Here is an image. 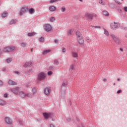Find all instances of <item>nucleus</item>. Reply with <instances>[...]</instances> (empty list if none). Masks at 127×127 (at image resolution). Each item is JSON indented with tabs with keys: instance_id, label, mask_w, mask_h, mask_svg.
I'll return each mask as SVG.
<instances>
[{
	"instance_id": "a19ab883",
	"label": "nucleus",
	"mask_w": 127,
	"mask_h": 127,
	"mask_svg": "<svg viewBox=\"0 0 127 127\" xmlns=\"http://www.w3.org/2000/svg\"><path fill=\"white\" fill-rule=\"evenodd\" d=\"M26 97H28V98H30V97H31V94H26Z\"/></svg>"
},
{
	"instance_id": "20e7f679",
	"label": "nucleus",
	"mask_w": 127,
	"mask_h": 127,
	"mask_svg": "<svg viewBox=\"0 0 127 127\" xmlns=\"http://www.w3.org/2000/svg\"><path fill=\"white\" fill-rule=\"evenodd\" d=\"M111 36L116 44H121V41H120V39L118 37L116 36L114 34H111Z\"/></svg>"
},
{
	"instance_id": "2eb2a0df",
	"label": "nucleus",
	"mask_w": 127,
	"mask_h": 127,
	"mask_svg": "<svg viewBox=\"0 0 127 127\" xmlns=\"http://www.w3.org/2000/svg\"><path fill=\"white\" fill-rule=\"evenodd\" d=\"M72 56L74 58H77V57H78V53L76 52H72Z\"/></svg>"
},
{
	"instance_id": "e433bc0d",
	"label": "nucleus",
	"mask_w": 127,
	"mask_h": 127,
	"mask_svg": "<svg viewBox=\"0 0 127 127\" xmlns=\"http://www.w3.org/2000/svg\"><path fill=\"white\" fill-rule=\"evenodd\" d=\"M32 72H33V70H32V69H31L28 70L26 73L27 74H29V73H31Z\"/></svg>"
},
{
	"instance_id": "e2e57ef3",
	"label": "nucleus",
	"mask_w": 127,
	"mask_h": 127,
	"mask_svg": "<svg viewBox=\"0 0 127 127\" xmlns=\"http://www.w3.org/2000/svg\"><path fill=\"white\" fill-rule=\"evenodd\" d=\"M113 85H114V86H115V85H116V83H114L113 84Z\"/></svg>"
},
{
	"instance_id": "72a5a7b5",
	"label": "nucleus",
	"mask_w": 127,
	"mask_h": 127,
	"mask_svg": "<svg viewBox=\"0 0 127 127\" xmlns=\"http://www.w3.org/2000/svg\"><path fill=\"white\" fill-rule=\"evenodd\" d=\"M52 74H53V72H52V71H49L48 72V76H51V75H52Z\"/></svg>"
},
{
	"instance_id": "bf43d9fd",
	"label": "nucleus",
	"mask_w": 127,
	"mask_h": 127,
	"mask_svg": "<svg viewBox=\"0 0 127 127\" xmlns=\"http://www.w3.org/2000/svg\"><path fill=\"white\" fill-rule=\"evenodd\" d=\"M1 54V50L0 49V55Z\"/></svg>"
},
{
	"instance_id": "4c0bfd02",
	"label": "nucleus",
	"mask_w": 127,
	"mask_h": 127,
	"mask_svg": "<svg viewBox=\"0 0 127 127\" xmlns=\"http://www.w3.org/2000/svg\"><path fill=\"white\" fill-rule=\"evenodd\" d=\"M55 64H56L57 65H58L59 64V62L57 60H55L54 61Z\"/></svg>"
},
{
	"instance_id": "a18cd8bd",
	"label": "nucleus",
	"mask_w": 127,
	"mask_h": 127,
	"mask_svg": "<svg viewBox=\"0 0 127 127\" xmlns=\"http://www.w3.org/2000/svg\"><path fill=\"white\" fill-rule=\"evenodd\" d=\"M3 85V82H2V81L0 80V86H2Z\"/></svg>"
},
{
	"instance_id": "37998d69",
	"label": "nucleus",
	"mask_w": 127,
	"mask_h": 127,
	"mask_svg": "<svg viewBox=\"0 0 127 127\" xmlns=\"http://www.w3.org/2000/svg\"><path fill=\"white\" fill-rule=\"evenodd\" d=\"M17 122L18 124H19V125H20V126H21V125H22V122L21 121H17Z\"/></svg>"
},
{
	"instance_id": "c03bdc74",
	"label": "nucleus",
	"mask_w": 127,
	"mask_h": 127,
	"mask_svg": "<svg viewBox=\"0 0 127 127\" xmlns=\"http://www.w3.org/2000/svg\"><path fill=\"white\" fill-rule=\"evenodd\" d=\"M99 3H100V4H103V5H104V3H103V0H100L99 1Z\"/></svg>"
},
{
	"instance_id": "4be33fe9",
	"label": "nucleus",
	"mask_w": 127,
	"mask_h": 127,
	"mask_svg": "<svg viewBox=\"0 0 127 127\" xmlns=\"http://www.w3.org/2000/svg\"><path fill=\"white\" fill-rule=\"evenodd\" d=\"M49 52H50V50H46L42 52V54L43 55H46V54H47V53H49Z\"/></svg>"
},
{
	"instance_id": "f3484780",
	"label": "nucleus",
	"mask_w": 127,
	"mask_h": 127,
	"mask_svg": "<svg viewBox=\"0 0 127 127\" xmlns=\"http://www.w3.org/2000/svg\"><path fill=\"white\" fill-rule=\"evenodd\" d=\"M36 35V33L35 32H31V33H28L27 35L29 36V37H31L32 36H34V35Z\"/></svg>"
},
{
	"instance_id": "4468645a",
	"label": "nucleus",
	"mask_w": 127,
	"mask_h": 127,
	"mask_svg": "<svg viewBox=\"0 0 127 127\" xmlns=\"http://www.w3.org/2000/svg\"><path fill=\"white\" fill-rule=\"evenodd\" d=\"M19 96L21 97V98H22L23 99L24 98V97H26V94L24 93L23 91H21L19 92Z\"/></svg>"
},
{
	"instance_id": "052dcab7",
	"label": "nucleus",
	"mask_w": 127,
	"mask_h": 127,
	"mask_svg": "<svg viewBox=\"0 0 127 127\" xmlns=\"http://www.w3.org/2000/svg\"><path fill=\"white\" fill-rule=\"evenodd\" d=\"M76 120L77 121V122H79V120L77 118H76Z\"/></svg>"
},
{
	"instance_id": "0eeeda50",
	"label": "nucleus",
	"mask_w": 127,
	"mask_h": 127,
	"mask_svg": "<svg viewBox=\"0 0 127 127\" xmlns=\"http://www.w3.org/2000/svg\"><path fill=\"white\" fill-rule=\"evenodd\" d=\"M11 92H12L15 95H18V92H19V88L18 87H16L15 88H12L10 89Z\"/></svg>"
},
{
	"instance_id": "7ed1b4c3",
	"label": "nucleus",
	"mask_w": 127,
	"mask_h": 127,
	"mask_svg": "<svg viewBox=\"0 0 127 127\" xmlns=\"http://www.w3.org/2000/svg\"><path fill=\"white\" fill-rule=\"evenodd\" d=\"M119 27H120V23L118 22L116 23V22L111 23L110 25V28L113 30H116V29H117Z\"/></svg>"
},
{
	"instance_id": "39448f33",
	"label": "nucleus",
	"mask_w": 127,
	"mask_h": 127,
	"mask_svg": "<svg viewBox=\"0 0 127 127\" xmlns=\"http://www.w3.org/2000/svg\"><path fill=\"white\" fill-rule=\"evenodd\" d=\"M85 15L87 16V18H88V19H90V20L93 19V17H97V16L96 13H85Z\"/></svg>"
},
{
	"instance_id": "603ef678",
	"label": "nucleus",
	"mask_w": 127,
	"mask_h": 127,
	"mask_svg": "<svg viewBox=\"0 0 127 127\" xmlns=\"http://www.w3.org/2000/svg\"><path fill=\"white\" fill-rule=\"evenodd\" d=\"M7 97V94L5 93V94H4V98H6Z\"/></svg>"
},
{
	"instance_id": "79ce46f5",
	"label": "nucleus",
	"mask_w": 127,
	"mask_h": 127,
	"mask_svg": "<svg viewBox=\"0 0 127 127\" xmlns=\"http://www.w3.org/2000/svg\"><path fill=\"white\" fill-rule=\"evenodd\" d=\"M62 51V52H63V53L66 52V49H65V48H63Z\"/></svg>"
},
{
	"instance_id": "9d476101",
	"label": "nucleus",
	"mask_w": 127,
	"mask_h": 127,
	"mask_svg": "<svg viewBox=\"0 0 127 127\" xmlns=\"http://www.w3.org/2000/svg\"><path fill=\"white\" fill-rule=\"evenodd\" d=\"M27 9H28V8H27V7H22V8L20 10V15H22V14H23V13H24V12H26V11H27Z\"/></svg>"
},
{
	"instance_id": "5fc2aeb1",
	"label": "nucleus",
	"mask_w": 127,
	"mask_h": 127,
	"mask_svg": "<svg viewBox=\"0 0 127 127\" xmlns=\"http://www.w3.org/2000/svg\"><path fill=\"white\" fill-rule=\"evenodd\" d=\"M95 28H101L100 26H95Z\"/></svg>"
},
{
	"instance_id": "49530a36",
	"label": "nucleus",
	"mask_w": 127,
	"mask_h": 127,
	"mask_svg": "<svg viewBox=\"0 0 127 127\" xmlns=\"http://www.w3.org/2000/svg\"><path fill=\"white\" fill-rule=\"evenodd\" d=\"M67 122H68V123H70V122H71V118H67L66 119Z\"/></svg>"
},
{
	"instance_id": "393cba45",
	"label": "nucleus",
	"mask_w": 127,
	"mask_h": 127,
	"mask_svg": "<svg viewBox=\"0 0 127 127\" xmlns=\"http://www.w3.org/2000/svg\"><path fill=\"white\" fill-rule=\"evenodd\" d=\"M16 23V21L14 19H12L10 21V24H11V25L14 24V23Z\"/></svg>"
},
{
	"instance_id": "f03ea898",
	"label": "nucleus",
	"mask_w": 127,
	"mask_h": 127,
	"mask_svg": "<svg viewBox=\"0 0 127 127\" xmlns=\"http://www.w3.org/2000/svg\"><path fill=\"white\" fill-rule=\"evenodd\" d=\"M46 77V75L45 74V73L43 72H40L38 75V80L39 81H43Z\"/></svg>"
},
{
	"instance_id": "dca6fc26",
	"label": "nucleus",
	"mask_w": 127,
	"mask_h": 127,
	"mask_svg": "<svg viewBox=\"0 0 127 127\" xmlns=\"http://www.w3.org/2000/svg\"><path fill=\"white\" fill-rule=\"evenodd\" d=\"M49 10H50V11H55V10H56V7L51 6L49 7Z\"/></svg>"
},
{
	"instance_id": "cd10ccee",
	"label": "nucleus",
	"mask_w": 127,
	"mask_h": 127,
	"mask_svg": "<svg viewBox=\"0 0 127 127\" xmlns=\"http://www.w3.org/2000/svg\"><path fill=\"white\" fill-rule=\"evenodd\" d=\"M3 105H4V101L0 99V106H3Z\"/></svg>"
},
{
	"instance_id": "3c124183",
	"label": "nucleus",
	"mask_w": 127,
	"mask_h": 127,
	"mask_svg": "<svg viewBox=\"0 0 127 127\" xmlns=\"http://www.w3.org/2000/svg\"><path fill=\"white\" fill-rule=\"evenodd\" d=\"M2 71H3V72H5V71H6V68H5V67H4V68H2Z\"/></svg>"
},
{
	"instance_id": "bb28decb",
	"label": "nucleus",
	"mask_w": 127,
	"mask_h": 127,
	"mask_svg": "<svg viewBox=\"0 0 127 127\" xmlns=\"http://www.w3.org/2000/svg\"><path fill=\"white\" fill-rule=\"evenodd\" d=\"M73 70H74V65H73L72 64L70 65V68H69V71L70 72H72V71H73Z\"/></svg>"
},
{
	"instance_id": "1a4fd4ad",
	"label": "nucleus",
	"mask_w": 127,
	"mask_h": 127,
	"mask_svg": "<svg viewBox=\"0 0 127 127\" xmlns=\"http://www.w3.org/2000/svg\"><path fill=\"white\" fill-rule=\"evenodd\" d=\"M45 30L47 32H49L51 31V29H52V27L50 24H47L45 25Z\"/></svg>"
},
{
	"instance_id": "de8ad7c7",
	"label": "nucleus",
	"mask_w": 127,
	"mask_h": 127,
	"mask_svg": "<svg viewBox=\"0 0 127 127\" xmlns=\"http://www.w3.org/2000/svg\"><path fill=\"white\" fill-rule=\"evenodd\" d=\"M55 42L56 43H57V44H58L59 43V42L58 41V40H57V39L55 40Z\"/></svg>"
},
{
	"instance_id": "09e8293b",
	"label": "nucleus",
	"mask_w": 127,
	"mask_h": 127,
	"mask_svg": "<svg viewBox=\"0 0 127 127\" xmlns=\"http://www.w3.org/2000/svg\"><path fill=\"white\" fill-rule=\"evenodd\" d=\"M122 93V90H119L117 91V94H121Z\"/></svg>"
},
{
	"instance_id": "412c9836",
	"label": "nucleus",
	"mask_w": 127,
	"mask_h": 127,
	"mask_svg": "<svg viewBox=\"0 0 127 127\" xmlns=\"http://www.w3.org/2000/svg\"><path fill=\"white\" fill-rule=\"evenodd\" d=\"M76 36L77 38H80L82 37V35L81 34V33L79 31H77L76 33Z\"/></svg>"
},
{
	"instance_id": "ddd939ff",
	"label": "nucleus",
	"mask_w": 127,
	"mask_h": 127,
	"mask_svg": "<svg viewBox=\"0 0 127 127\" xmlns=\"http://www.w3.org/2000/svg\"><path fill=\"white\" fill-rule=\"evenodd\" d=\"M77 41L79 44H83V43H84V40L82 37L80 38H78Z\"/></svg>"
},
{
	"instance_id": "c9c22d12",
	"label": "nucleus",
	"mask_w": 127,
	"mask_h": 127,
	"mask_svg": "<svg viewBox=\"0 0 127 127\" xmlns=\"http://www.w3.org/2000/svg\"><path fill=\"white\" fill-rule=\"evenodd\" d=\"M114 1L115 2H116V3H118V4H122V2H120L118 0H114Z\"/></svg>"
},
{
	"instance_id": "f257e3e1",
	"label": "nucleus",
	"mask_w": 127,
	"mask_h": 127,
	"mask_svg": "<svg viewBox=\"0 0 127 127\" xmlns=\"http://www.w3.org/2000/svg\"><path fill=\"white\" fill-rule=\"evenodd\" d=\"M15 49V46H8L6 47L3 48V52H12V51H13Z\"/></svg>"
},
{
	"instance_id": "864d4df0",
	"label": "nucleus",
	"mask_w": 127,
	"mask_h": 127,
	"mask_svg": "<svg viewBox=\"0 0 127 127\" xmlns=\"http://www.w3.org/2000/svg\"><path fill=\"white\" fill-rule=\"evenodd\" d=\"M103 82H107V78H103Z\"/></svg>"
},
{
	"instance_id": "2f4dec72",
	"label": "nucleus",
	"mask_w": 127,
	"mask_h": 127,
	"mask_svg": "<svg viewBox=\"0 0 127 127\" xmlns=\"http://www.w3.org/2000/svg\"><path fill=\"white\" fill-rule=\"evenodd\" d=\"M2 17H6V12H4L2 14Z\"/></svg>"
},
{
	"instance_id": "0e129e2a",
	"label": "nucleus",
	"mask_w": 127,
	"mask_h": 127,
	"mask_svg": "<svg viewBox=\"0 0 127 127\" xmlns=\"http://www.w3.org/2000/svg\"><path fill=\"white\" fill-rule=\"evenodd\" d=\"M122 1H123L124 0H121Z\"/></svg>"
},
{
	"instance_id": "8fccbe9b",
	"label": "nucleus",
	"mask_w": 127,
	"mask_h": 127,
	"mask_svg": "<svg viewBox=\"0 0 127 127\" xmlns=\"http://www.w3.org/2000/svg\"><path fill=\"white\" fill-rule=\"evenodd\" d=\"M124 10L125 11H126V12H127V6L124 7Z\"/></svg>"
},
{
	"instance_id": "f704fd0d",
	"label": "nucleus",
	"mask_w": 127,
	"mask_h": 127,
	"mask_svg": "<svg viewBox=\"0 0 127 127\" xmlns=\"http://www.w3.org/2000/svg\"><path fill=\"white\" fill-rule=\"evenodd\" d=\"M14 74H16V75H20V72L18 71H14Z\"/></svg>"
},
{
	"instance_id": "a211bd4d",
	"label": "nucleus",
	"mask_w": 127,
	"mask_h": 127,
	"mask_svg": "<svg viewBox=\"0 0 127 127\" xmlns=\"http://www.w3.org/2000/svg\"><path fill=\"white\" fill-rule=\"evenodd\" d=\"M31 64H32V63L31 62H27L25 63V64L24 65V67L26 68V67H27L28 66H30V65H31Z\"/></svg>"
},
{
	"instance_id": "a878e982",
	"label": "nucleus",
	"mask_w": 127,
	"mask_h": 127,
	"mask_svg": "<svg viewBox=\"0 0 127 127\" xmlns=\"http://www.w3.org/2000/svg\"><path fill=\"white\" fill-rule=\"evenodd\" d=\"M21 46L22 47H26V44L24 42L20 43Z\"/></svg>"
},
{
	"instance_id": "7c9ffc66",
	"label": "nucleus",
	"mask_w": 127,
	"mask_h": 127,
	"mask_svg": "<svg viewBox=\"0 0 127 127\" xmlns=\"http://www.w3.org/2000/svg\"><path fill=\"white\" fill-rule=\"evenodd\" d=\"M55 21V17H52L50 18V21H51V22H53V21Z\"/></svg>"
},
{
	"instance_id": "f8f14e48",
	"label": "nucleus",
	"mask_w": 127,
	"mask_h": 127,
	"mask_svg": "<svg viewBox=\"0 0 127 127\" xmlns=\"http://www.w3.org/2000/svg\"><path fill=\"white\" fill-rule=\"evenodd\" d=\"M8 83V85H9V86H14L15 85H17L16 82H14V81H13L11 79L9 80Z\"/></svg>"
},
{
	"instance_id": "473e14b6",
	"label": "nucleus",
	"mask_w": 127,
	"mask_h": 127,
	"mask_svg": "<svg viewBox=\"0 0 127 127\" xmlns=\"http://www.w3.org/2000/svg\"><path fill=\"white\" fill-rule=\"evenodd\" d=\"M72 34V30H69L67 31V35H71Z\"/></svg>"
},
{
	"instance_id": "aec40b11",
	"label": "nucleus",
	"mask_w": 127,
	"mask_h": 127,
	"mask_svg": "<svg viewBox=\"0 0 127 127\" xmlns=\"http://www.w3.org/2000/svg\"><path fill=\"white\" fill-rule=\"evenodd\" d=\"M104 34H105V35H106V36H109V35H110V34H109V32L108 31V30H107V29L104 28Z\"/></svg>"
},
{
	"instance_id": "ea45409f",
	"label": "nucleus",
	"mask_w": 127,
	"mask_h": 127,
	"mask_svg": "<svg viewBox=\"0 0 127 127\" xmlns=\"http://www.w3.org/2000/svg\"><path fill=\"white\" fill-rule=\"evenodd\" d=\"M32 92L33 94H35V93H36V89H35V88H33Z\"/></svg>"
},
{
	"instance_id": "c756f323",
	"label": "nucleus",
	"mask_w": 127,
	"mask_h": 127,
	"mask_svg": "<svg viewBox=\"0 0 127 127\" xmlns=\"http://www.w3.org/2000/svg\"><path fill=\"white\" fill-rule=\"evenodd\" d=\"M43 41H44V38H43V37H41L39 38V42H43Z\"/></svg>"
},
{
	"instance_id": "6e6d98bb",
	"label": "nucleus",
	"mask_w": 127,
	"mask_h": 127,
	"mask_svg": "<svg viewBox=\"0 0 127 127\" xmlns=\"http://www.w3.org/2000/svg\"><path fill=\"white\" fill-rule=\"evenodd\" d=\"M120 51H122V52H123V51H124V50L122 48H121L120 49Z\"/></svg>"
},
{
	"instance_id": "6ab92c4d",
	"label": "nucleus",
	"mask_w": 127,
	"mask_h": 127,
	"mask_svg": "<svg viewBox=\"0 0 127 127\" xmlns=\"http://www.w3.org/2000/svg\"><path fill=\"white\" fill-rule=\"evenodd\" d=\"M29 12L30 14H33V13H34V12H35V10H34V8H31L29 10Z\"/></svg>"
},
{
	"instance_id": "58836bf2",
	"label": "nucleus",
	"mask_w": 127,
	"mask_h": 127,
	"mask_svg": "<svg viewBox=\"0 0 127 127\" xmlns=\"http://www.w3.org/2000/svg\"><path fill=\"white\" fill-rule=\"evenodd\" d=\"M65 10H66V8H65V7H63L61 8V11H62V12H64V11H65Z\"/></svg>"
},
{
	"instance_id": "6e6552de",
	"label": "nucleus",
	"mask_w": 127,
	"mask_h": 127,
	"mask_svg": "<svg viewBox=\"0 0 127 127\" xmlns=\"http://www.w3.org/2000/svg\"><path fill=\"white\" fill-rule=\"evenodd\" d=\"M44 94L46 95V96H48V95H50V92L51 91V89L50 87H46L44 89Z\"/></svg>"
},
{
	"instance_id": "c85d7f7f",
	"label": "nucleus",
	"mask_w": 127,
	"mask_h": 127,
	"mask_svg": "<svg viewBox=\"0 0 127 127\" xmlns=\"http://www.w3.org/2000/svg\"><path fill=\"white\" fill-rule=\"evenodd\" d=\"M7 63H10V62H11V61H12V59L9 58L8 59H7L6 60Z\"/></svg>"
},
{
	"instance_id": "5701e85b",
	"label": "nucleus",
	"mask_w": 127,
	"mask_h": 127,
	"mask_svg": "<svg viewBox=\"0 0 127 127\" xmlns=\"http://www.w3.org/2000/svg\"><path fill=\"white\" fill-rule=\"evenodd\" d=\"M68 84V83L67 82L64 81L63 82V84L62 85V88H63V87H65L67 86V84Z\"/></svg>"
},
{
	"instance_id": "423d86ee",
	"label": "nucleus",
	"mask_w": 127,
	"mask_h": 127,
	"mask_svg": "<svg viewBox=\"0 0 127 127\" xmlns=\"http://www.w3.org/2000/svg\"><path fill=\"white\" fill-rule=\"evenodd\" d=\"M43 115L46 120L49 119V118H52L53 117L52 113H44Z\"/></svg>"
},
{
	"instance_id": "680f3d73",
	"label": "nucleus",
	"mask_w": 127,
	"mask_h": 127,
	"mask_svg": "<svg viewBox=\"0 0 127 127\" xmlns=\"http://www.w3.org/2000/svg\"><path fill=\"white\" fill-rule=\"evenodd\" d=\"M79 1H83V0H79Z\"/></svg>"
},
{
	"instance_id": "4d7b16f0",
	"label": "nucleus",
	"mask_w": 127,
	"mask_h": 127,
	"mask_svg": "<svg viewBox=\"0 0 127 127\" xmlns=\"http://www.w3.org/2000/svg\"><path fill=\"white\" fill-rule=\"evenodd\" d=\"M54 68V67L53 66H50V69H53Z\"/></svg>"
},
{
	"instance_id": "13d9d810",
	"label": "nucleus",
	"mask_w": 127,
	"mask_h": 127,
	"mask_svg": "<svg viewBox=\"0 0 127 127\" xmlns=\"http://www.w3.org/2000/svg\"><path fill=\"white\" fill-rule=\"evenodd\" d=\"M117 80L118 81H121V79L120 78H118Z\"/></svg>"
},
{
	"instance_id": "b1692460",
	"label": "nucleus",
	"mask_w": 127,
	"mask_h": 127,
	"mask_svg": "<svg viewBox=\"0 0 127 127\" xmlns=\"http://www.w3.org/2000/svg\"><path fill=\"white\" fill-rule=\"evenodd\" d=\"M103 14L106 16H109V13L107 11H103Z\"/></svg>"
},
{
	"instance_id": "9b49d317",
	"label": "nucleus",
	"mask_w": 127,
	"mask_h": 127,
	"mask_svg": "<svg viewBox=\"0 0 127 127\" xmlns=\"http://www.w3.org/2000/svg\"><path fill=\"white\" fill-rule=\"evenodd\" d=\"M5 122L8 125H11L12 124V121L8 117L5 118Z\"/></svg>"
}]
</instances>
